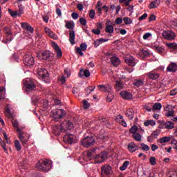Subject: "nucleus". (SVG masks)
I'll list each match as a JSON object with an SVG mask.
<instances>
[{"instance_id": "nucleus-1", "label": "nucleus", "mask_w": 177, "mask_h": 177, "mask_svg": "<svg viewBox=\"0 0 177 177\" xmlns=\"http://www.w3.org/2000/svg\"><path fill=\"white\" fill-rule=\"evenodd\" d=\"M97 148H93L87 152V157L89 160H95L96 164H100L107 158V152L102 151L97 153Z\"/></svg>"}, {"instance_id": "nucleus-2", "label": "nucleus", "mask_w": 177, "mask_h": 177, "mask_svg": "<svg viewBox=\"0 0 177 177\" xmlns=\"http://www.w3.org/2000/svg\"><path fill=\"white\" fill-rule=\"evenodd\" d=\"M74 124L70 120H64L59 126L55 127L54 129L55 135L59 136L60 133H67L68 131H73Z\"/></svg>"}, {"instance_id": "nucleus-3", "label": "nucleus", "mask_w": 177, "mask_h": 177, "mask_svg": "<svg viewBox=\"0 0 177 177\" xmlns=\"http://www.w3.org/2000/svg\"><path fill=\"white\" fill-rule=\"evenodd\" d=\"M36 167L39 171H43L44 172H48L52 168L50 161L41 160L36 164Z\"/></svg>"}, {"instance_id": "nucleus-4", "label": "nucleus", "mask_w": 177, "mask_h": 177, "mask_svg": "<svg viewBox=\"0 0 177 177\" xmlns=\"http://www.w3.org/2000/svg\"><path fill=\"white\" fill-rule=\"evenodd\" d=\"M53 120L55 122H59L60 120L64 118V116L67 115L64 109H55L52 111Z\"/></svg>"}, {"instance_id": "nucleus-5", "label": "nucleus", "mask_w": 177, "mask_h": 177, "mask_svg": "<svg viewBox=\"0 0 177 177\" xmlns=\"http://www.w3.org/2000/svg\"><path fill=\"white\" fill-rule=\"evenodd\" d=\"M35 82V80L31 78H28L25 80L24 85L26 89L27 93L30 92V91H34V89L37 88Z\"/></svg>"}, {"instance_id": "nucleus-6", "label": "nucleus", "mask_w": 177, "mask_h": 177, "mask_svg": "<svg viewBox=\"0 0 177 177\" xmlns=\"http://www.w3.org/2000/svg\"><path fill=\"white\" fill-rule=\"evenodd\" d=\"M17 136L22 145H26L28 142V139H30V136L20 128L17 129Z\"/></svg>"}, {"instance_id": "nucleus-7", "label": "nucleus", "mask_w": 177, "mask_h": 177, "mask_svg": "<svg viewBox=\"0 0 177 177\" xmlns=\"http://www.w3.org/2000/svg\"><path fill=\"white\" fill-rule=\"evenodd\" d=\"M38 75L44 81L46 84H49L50 82L49 78V73L45 68H40L38 70Z\"/></svg>"}, {"instance_id": "nucleus-8", "label": "nucleus", "mask_w": 177, "mask_h": 177, "mask_svg": "<svg viewBox=\"0 0 177 177\" xmlns=\"http://www.w3.org/2000/svg\"><path fill=\"white\" fill-rule=\"evenodd\" d=\"M64 142L68 145H74L77 143V136L74 134L67 133L64 136Z\"/></svg>"}, {"instance_id": "nucleus-9", "label": "nucleus", "mask_w": 177, "mask_h": 177, "mask_svg": "<svg viewBox=\"0 0 177 177\" xmlns=\"http://www.w3.org/2000/svg\"><path fill=\"white\" fill-rule=\"evenodd\" d=\"M82 145L84 147L88 149L91 147V146H93L95 145V138L92 136H86L83 140H82Z\"/></svg>"}, {"instance_id": "nucleus-10", "label": "nucleus", "mask_w": 177, "mask_h": 177, "mask_svg": "<svg viewBox=\"0 0 177 177\" xmlns=\"http://www.w3.org/2000/svg\"><path fill=\"white\" fill-rule=\"evenodd\" d=\"M113 174L111 166L105 165L101 167V177H109Z\"/></svg>"}, {"instance_id": "nucleus-11", "label": "nucleus", "mask_w": 177, "mask_h": 177, "mask_svg": "<svg viewBox=\"0 0 177 177\" xmlns=\"http://www.w3.org/2000/svg\"><path fill=\"white\" fill-rule=\"evenodd\" d=\"M24 64L27 66L28 67H31V66H34L35 61L34 57L31 55H26L24 57Z\"/></svg>"}, {"instance_id": "nucleus-12", "label": "nucleus", "mask_w": 177, "mask_h": 177, "mask_svg": "<svg viewBox=\"0 0 177 177\" xmlns=\"http://www.w3.org/2000/svg\"><path fill=\"white\" fill-rule=\"evenodd\" d=\"M163 38L165 39H168V41H172V39H175V32H172V30H164L162 33Z\"/></svg>"}, {"instance_id": "nucleus-13", "label": "nucleus", "mask_w": 177, "mask_h": 177, "mask_svg": "<svg viewBox=\"0 0 177 177\" xmlns=\"http://www.w3.org/2000/svg\"><path fill=\"white\" fill-rule=\"evenodd\" d=\"M114 87L117 92H120V91L125 89V83L121 80H115Z\"/></svg>"}, {"instance_id": "nucleus-14", "label": "nucleus", "mask_w": 177, "mask_h": 177, "mask_svg": "<svg viewBox=\"0 0 177 177\" xmlns=\"http://www.w3.org/2000/svg\"><path fill=\"white\" fill-rule=\"evenodd\" d=\"M124 62L128 64L129 66H131V67H135L136 66V61L135 60V58L131 55L126 56L124 58Z\"/></svg>"}, {"instance_id": "nucleus-15", "label": "nucleus", "mask_w": 177, "mask_h": 177, "mask_svg": "<svg viewBox=\"0 0 177 177\" xmlns=\"http://www.w3.org/2000/svg\"><path fill=\"white\" fill-rule=\"evenodd\" d=\"M153 49H154L155 51L159 53L160 55H162V53L165 52V47H164V46H161L157 44H155L153 46Z\"/></svg>"}, {"instance_id": "nucleus-16", "label": "nucleus", "mask_w": 177, "mask_h": 177, "mask_svg": "<svg viewBox=\"0 0 177 177\" xmlns=\"http://www.w3.org/2000/svg\"><path fill=\"white\" fill-rule=\"evenodd\" d=\"M147 77L149 78V80H158L160 78V74L156 71H152L147 74Z\"/></svg>"}, {"instance_id": "nucleus-17", "label": "nucleus", "mask_w": 177, "mask_h": 177, "mask_svg": "<svg viewBox=\"0 0 177 177\" xmlns=\"http://www.w3.org/2000/svg\"><path fill=\"white\" fill-rule=\"evenodd\" d=\"M50 57H53V54L49 50H45L41 53V58L43 60H49Z\"/></svg>"}, {"instance_id": "nucleus-18", "label": "nucleus", "mask_w": 177, "mask_h": 177, "mask_svg": "<svg viewBox=\"0 0 177 177\" xmlns=\"http://www.w3.org/2000/svg\"><path fill=\"white\" fill-rule=\"evenodd\" d=\"M120 96L125 100H129L132 99V94L127 91H122L120 92Z\"/></svg>"}, {"instance_id": "nucleus-19", "label": "nucleus", "mask_w": 177, "mask_h": 177, "mask_svg": "<svg viewBox=\"0 0 177 177\" xmlns=\"http://www.w3.org/2000/svg\"><path fill=\"white\" fill-rule=\"evenodd\" d=\"M167 70L169 71V73H176V63L171 62L170 64L167 66Z\"/></svg>"}, {"instance_id": "nucleus-20", "label": "nucleus", "mask_w": 177, "mask_h": 177, "mask_svg": "<svg viewBox=\"0 0 177 177\" xmlns=\"http://www.w3.org/2000/svg\"><path fill=\"white\" fill-rule=\"evenodd\" d=\"M69 42L71 45L75 44V31L74 30L69 31Z\"/></svg>"}, {"instance_id": "nucleus-21", "label": "nucleus", "mask_w": 177, "mask_h": 177, "mask_svg": "<svg viewBox=\"0 0 177 177\" xmlns=\"http://www.w3.org/2000/svg\"><path fill=\"white\" fill-rule=\"evenodd\" d=\"M98 89L102 91V92H110L111 91V86L107 85L106 86L103 84H100L97 86Z\"/></svg>"}, {"instance_id": "nucleus-22", "label": "nucleus", "mask_w": 177, "mask_h": 177, "mask_svg": "<svg viewBox=\"0 0 177 177\" xmlns=\"http://www.w3.org/2000/svg\"><path fill=\"white\" fill-rule=\"evenodd\" d=\"M127 117H128L129 120H133V117L135 115V111L132 109H129L127 110L125 113Z\"/></svg>"}, {"instance_id": "nucleus-23", "label": "nucleus", "mask_w": 177, "mask_h": 177, "mask_svg": "<svg viewBox=\"0 0 177 177\" xmlns=\"http://www.w3.org/2000/svg\"><path fill=\"white\" fill-rule=\"evenodd\" d=\"M111 63L114 67H118V66H120L121 61H120V59L117 57H112L111 58Z\"/></svg>"}, {"instance_id": "nucleus-24", "label": "nucleus", "mask_w": 177, "mask_h": 177, "mask_svg": "<svg viewBox=\"0 0 177 177\" xmlns=\"http://www.w3.org/2000/svg\"><path fill=\"white\" fill-rule=\"evenodd\" d=\"M149 55H150V53L147 50H142L139 53L140 57L142 60H145Z\"/></svg>"}, {"instance_id": "nucleus-25", "label": "nucleus", "mask_w": 177, "mask_h": 177, "mask_svg": "<svg viewBox=\"0 0 177 177\" xmlns=\"http://www.w3.org/2000/svg\"><path fill=\"white\" fill-rule=\"evenodd\" d=\"M45 32L47 33L48 37H50V38H53V39H57V36L55 33H53V32H52L50 29L45 28Z\"/></svg>"}, {"instance_id": "nucleus-26", "label": "nucleus", "mask_w": 177, "mask_h": 177, "mask_svg": "<svg viewBox=\"0 0 177 177\" xmlns=\"http://www.w3.org/2000/svg\"><path fill=\"white\" fill-rule=\"evenodd\" d=\"M3 32H4L5 35H6L7 37L9 38V37H10V38L12 37V29L10 27H5L3 28Z\"/></svg>"}, {"instance_id": "nucleus-27", "label": "nucleus", "mask_w": 177, "mask_h": 177, "mask_svg": "<svg viewBox=\"0 0 177 177\" xmlns=\"http://www.w3.org/2000/svg\"><path fill=\"white\" fill-rule=\"evenodd\" d=\"M8 13L10 15V16L12 17H13L14 19H16V17H17V16H19V17L21 16V15H20V13H19L18 11H13L12 10V9L9 8L8 9Z\"/></svg>"}, {"instance_id": "nucleus-28", "label": "nucleus", "mask_w": 177, "mask_h": 177, "mask_svg": "<svg viewBox=\"0 0 177 177\" xmlns=\"http://www.w3.org/2000/svg\"><path fill=\"white\" fill-rule=\"evenodd\" d=\"M105 31L106 32H108V34H113V32H114V26H113L112 25L106 26Z\"/></svg>"}, {"instance_id": "nucleus-29", "label": "nucleus", "mask_w": 177, "mask_h": 177, "mask_svg": "<svg viewBox=\"0 0 177 177\" xmlns=\"http://www.w3.org/2000/svg\"><path fill=\"white\" fill-rule=\"evenodd\" d=\"M160 0L151 1L149 4V9H154V8H157L156 5H160Z\"/></svg>"}, {"instance_id": "nucleus-30", "label": "nucleus", "mask_w": 177, "mask_h": 177, "mask_svg": "<svg viewBox=\"0 0 177 177\" xmlns=\"http://www.w3.org/2000/svg\"><path fill=\"white\" fill-rule=\"evenodd\" d=\"M174 122H172L171 121H167L165 123V128H166V129H174Z\"/></svg>"}, {"instance_id": "nucleus-31", "label": "nucleus", "mask_w": 177, "mask_h": 177, "mask_svg": "<svg viewBox=\"0 0 177 177\" xmlns=\"http://www.w3.org/2000/svg\"><path fill=\"white\" fill-rule=\"evenodd\" d=\"M130 162L128 160H125L122 165L120 167V171H125L128 168V166L129 165Z\"/></svg>"}, {"instance_id": "nucleus-32", "label": "nucleus", "mask_w": 177, "mask_h": 177, "mask_svg": "<svg viewBox=\"0 0 177 177\" xmlns=\"http://www.w3.org/2000/svg\"><path fill=\"white\" fill-rule=\"evenodd\" d=\"M14 145L17 151H20L21 150V145L20 144V141H19V140H15Z\"/></svg>"}, {"instance_id": "nucleus-33", "label": "nucleus", "mask_w": 177, "mask_h": 177, "mask_svg": "<svg viewBox=\"0 0 177 177\" xmlns=\"http://www.w3.org/2000/svg\"><path fill=\"white\" fill-rule=\"evenodd\" d=\"M162 108V105L160 102H156L153 105L152 107V111H154V110H160Z\"/></svg>"}, {"instance_id": "nucleus-34", "label": "nucleus", "mask_w": 177, "mask_h": 177, "mask_svg": "<svg viewBox=\"0 0 177 177\" xmlns=\"http://www.w3.org/2000/svg\"><path fill=\"white\" fill-rule=\"evenodd\" d=\"M169 140H171V137H162L161 138H160V140H158V141L160 142V143H168V142H169Z\"/></svg>"}, {"instance_id": "nucleus-35", "label": "nucleus", "mask_w": 177, "mask_h": 177, "mask_svg": "<svg viewBox=\"0 0 177 177\" xmlns=\"http://www.w3.org/2000/svg\"><path fill=\"white\" fill-rule=\"evenodd\" d=\"M144 125H145V127H149V125H151V127H154V125H156V122H154V121L152 120H146V121L144 122Z\"/></svg>"}, {"instance_id": "nucleus-36", "label": "nucleus", "mask_w": 177, "mask_h": 177, "mask_svg": "<svg viewBox=\"0 0 177 177\" xmlns=\"http://www.w3.org/2000/svg\"><path fill=\"white\" fill-rule=\"evenodd\" d=\"M95 86H89L86 88H85V93H86V95H89L90 93H92V92H93V91H95Z\"/></svg>"}, {"instance_id": "nucleus-37", "label": "nucleus", "mask_w": 177, "mask_h": 177, "mask_svg": "<svg viewBox=\"0 0 177 177\" xmlns=\"http://www.w3.org/2000/svg\"><path fill=\"white\" fill-rule=\"evenodd\" d=\"M132 137L137 141L140 142L142 140V135L139 134V133H136L133 134Z\"/></svg>"}, {"instance_id": "nucleus-38", "label": "nucleus", "mask_w": 177, "mask_h": 177, "mask_svg": "<svg viewBox=\"0 0 177 177\" xmlns=\"http://www.w3.org/2000/svg\"><path fill=\"white\" fill-rule=\"evenodd\" d=\"M143 84V81L141 80H135L134 82L133 83V85H135L137 88H139L140 86H142Z\"/></svg>"}, {"instance_id": "nucleus-39", "label": "nucleus", "mask_w": 177, "mask_h": 177, "mask_svg": "<svg viewBox=\"0 0 177 177\" xmlns=\"http://www.w3.org/2000/svg\"><path fill=\"white\" fill-rule=\"evenodd\" d=\"M130 133H132L133 135H135V133H138V126H133L129 129Z\"/></svg>"}, {"instance_id": "nucleus-40", "label": "nucleus", "mask_w": 177, "mask_h": 177, "mask_svg": "<svg viewBox=\"0 0 177 177\" xmlns=\"http://www.w3.org/2000/svg\"><path fill=\"white\" fill-rule=\"evenodd\" d=\"M74 22L68 21L65 25V27H66L68 30H73V28H74Z\"/></svg>"}, {"instance_id": "nucleus-41", "label": "nucleus", "mask_w": 177, "mask_h": 177, "mask_svg": "<svg viewBox=\"0 0 177 177\" xmlns=\"http://www.w3.org/2000/svg\"><path fill=\"white\" fill-rule=\"evenodd\" d=\"M128 150H129V151H131V153H134V151H133V150H135V143L134 142H131L129 144Z\"/></svg>"}, {"instance_id": "nucleus-42", "label": "nucleus", "mask_w": 177, "mask_h": 177, "mask_svg": "<svg viewBox=\"0 0 177 177\" xmlns=\"http://www.w3.org/2000/svg\"><path fill=\"white\" fill-rule=\"evenodd\" d=\"M140 146L144 151H149L150 150V147L145 143H141Z\"/></svg>"}, {"instance_id": "nucleus-43", "label": "nucleus", "mask_w": 177, "mask_h": 177, "mask_svg": "<svg viewBox=\"0 0 177 177\" xmlns=\"http://www.w3.org/2000/svg\"><path fill=\"white\" fill-rule=\"evenodd\" d=\"M160 130H156L154 131L151 136L154 138V139H157V138L158 137V135H160Z\"/></svg>"}, {"instance_id": "nucleus-44", "label": "nucleus", "mask_w": 177, "mask_h": 177, "mask_svg": "<svg viewBox=\"0 0 177 177\" xmlns=\"http://www.w3.org/2000/svg\"><path fill=\"white\" fill-rule=\"evenodd\" d=\"M123 21L124 22V24L127 25L132 24V19H129V17L123 18Z\"/></svg>"}, {"instance_id": "nucleus-45", "label": "nucleus", "mask_w": 177, "mask_h": 177, "mask_svg": "<svg viewBox=\"0 0 177 177\" xmlns=\"http://www.w3.org/2000/svg\"><path fill=\"white\" fill-rule=\"evenodd\" d=\"M108 95L106 96V101L107 102H111L113 99H114V96L113 95V93L108 92Z\"/></svg>"}, {"instance_id": "nucleus-46", "label": "nucleus", "mask_w": 177, "mask_h": 177, "mask_svg": "<svg viewBox=\"0 0 177 177\" xmlns=\"http://www.w3.org/2000/svg\"><path fill=\"white\" fill-rule=\"evenodd\" d=\"M4 113L6 115H8V117H12V112L10 111V109H9V107H6Z\"/></svg>"}, {"instance_id": "nucleus-47", "label": "nucleus", "mask_w": 177, "mask_h": 177, "mask_svg": "<svg viewBox=\"0 0 177 177\" xmlns=\"http://www.w3.org/2000/svg\"><path fill=\"white\" fill-rule=\"evenodd\" d=\"M149 163L151 164V165H156L157 164V162H156V158L151 156L149 158Z\"/></svg>"}, {"instance_id": "nucleus-48", "label": "nucleus", "mask_w": 177, "mask_h": 177, "mask_svg": "<svg viewBox=\"0 0 177 177\" xmlns=\"http://www.w3.org/2000/svg\"><path fill=\"white\" fill-rule=\"evenodd\" d=\"M12 124L14 127V128H16L17 132V129L20 128V127H19V121H17V120H12Z\"/></svg>"}, {"instance_id": "nucleus-49", "label": "nucleus", "mask_w": 177, "mask_h": 177, "mask_svg": "<svg viewBox=\"0 0 177 177\" xmlns=\"http://www.w3.org/2000/svg\"><path fill=\"white\" fill-rule=\"evenodd\" d=\"M26 30L28 32H30V34H32L34 32V28L30 24L27 26Z\"/></svg>"}, {"instance_id": "nucleus-50", "label": "nucleus", "mask_w": 177, "mask_h": 177, "mask_svg": "<svg viewBox=\"0 0 177 177\" xmlns=\"http://www.w3.org/2000/svg\"><path fill=\"white\" fill-rule=\"evenodd\" d=\"M79 21L82 26H86V19L85 18H80Z\"/></svg>"}, {"instance_id": "nucleus-51", "label": "nucleus", "mask_w": 177, "mask_h": 177, "mask_svg": "<svg viewBox=\"0 0 177 177\" xmlns=\"http://www.w3.org/2000/svg\"><path fill=\"white\" fill-rule=\"evenodd\" d=\"M89 102H88V101L86 100H84L83 101V107L84 109H85L86 110V109H89Z\"/></svg>"}, {"instance_id": "nucleus-52", "label": "nucleus", "mask_w": 177, "mask_h": 177, "mask_svg": "<svg viewBox=\"0 0 177 177\" xmlns=\"http://www.w3.org/2000/svg\"><path fill=\"white\" fill-rule=\"evenodd\" d=\"M19 4V14L20 15H23L24 12V7L23 6V5L18 3Z\"/></svg>"}, {"instance_id": "nucleus-53", "label": "nucleus", "mask_w": 177, "mask_h": 177, "mask_svg": "<svg viewBox=\"0 0 177 177\" xmlns=\"http://www.w3.org/2000/svg\"><path fill=\"white\" fill-rule=\"evenodd\" d=\"M81 49H82V50H83V52L84 51H85V50H86V48H88V46H86V44H85V43H82L81 44H80V47Z\"/></svg>"}, {"instance_id": "nucleus-54", "label": "nucleus", "mask_w": 177, "mask_h": 177, "mask_svg": "<svg viewBox=\"0 0 177 177\" xmlns=\"http://www.w3.org/2000/svg\"><path fill=\"white\" fill-rule=\"evenodd\" d=\"M91 32H93V34H95V35H100V30L99 29H97V28L92 29L91 30Z\"/></svg>"}, {"instance_id": "nucleus-55", "label": "nucleus", "mask_w": 177, "mask_h": 177, "mask_svg": "<svg viewBox=\"0 0 177 177\" xmlns=\"http://www.w3.org/2000/svg\"><path fill=\"white\" fill-rule=\"evenodd\" d=\"M150 37H151V33L147 32L143 35L142 38H143V39L146 40V39H149V38H150Z\"/></svg>"}, {"instance_id": "nucleus-56", "label": "nucleus", "mask_w": 177, "mask_h": 177, "mask_svg": "<svg viewBox=\"0 0 177 177\" xmlns=\"http://www.w3.org/2000/svg\"><path fill=\"white\" fill-rule=\"evenodd\" d=\"M83 75H84V77L88 78V77L91 75V72H89V70H84L83 71Z\"/></svg>"}, {"instance_id": "nucleus-57", "label": "nucleus", "mask_w": 177, "mask_h": 177, "mask_svg": "<svg viewBox=\"0 0 177 177\" xmlns=\"http://www.w3.org/2000/svg\"><path fill=\"white\" fill-rule=\"evenodd\" d=\"M57 53V57H62L63 56V53H62V49L59 48L58 50H55Z\"/></svg>"}, {"instance_id": "nucleus-58", "label": "nucleus", "mask_w": 177, "mask_h": 177, "mask_svg": "<svg viewBox=\"0 0 177 177\" xmlns=\"http://www.w3.org/2000/svg\"><path fill=\"white\" fill-rule=\"evenodd\" d=\"M147 19V13H144L141 17H139L138 20L142 21V20H146Z\"/></svg>"}, {"instance_id": "nucleus-59", "label": "nucleus", "mask_w": 177, "mask_h": 177, "mask_svg": "<svg viewBox=\"0 0 177 177\" xmlns=\"http://www.w3.org/2000/svg\"><path fill=\"white\" fill-rule=\"evenodd\" d=\"M49 106V102H48V100H43V107L44 109H48Z\"/></svg>"}, {"instance_id": "nucleus-60", "label": "nucleus", "mask_w": 177, "mask_h": 177, "mask_svg": "<svg viewBox=\"0 0 177 177\" xmlns=\"http://www.w3.org/2000/svg\"><path fill=\"white\" fill-rule=\"evenodd\" d=\"M124 119V117L121 115H118L115 118V121H117V122H120L121 120H122Z\"/></svg>"}, {"instance_id": "nucleus-61", "label": "nucleus", "mask_w": 177, "mask_h": 177, "mask_svg": "<svg viewBox=\"0 0 177 177\" xmlns=\"http://www.w3.org/2000/svg\"><path fill=\"white\" fill-rule=\"evenodd\" d=\"M89 17L91 19H94L95 18V10H91L89 12Z\"/></svg>"}, {"instance_id": "nucleus-62", "label": "nucleus", "mask_w": 177, "mask_h": 177, "mask_svg": "<svg viewBox=\"0 0 177 177\" xmlns=\"http://www.w3.org/2000/svg\"><path fill=\"white\" fill-rule=\"evenodd\" d=\"M72 92L74 95H75V93H78V92H80V88H78L77 87H73L72 89Z\"/></svg>"}, {"instance_id": "nucleus-63", "label": "nucleus", "mask_w": 177, "mask_h": 177, "mask_svg": "<svg viewBox=\"0 0 177 177\" xmlns=\"http://www.w3.org/2000/svg\"><path fill=\"white\" fill-rule=\"evenodd\" d=\"M177 93V89L174 88L170 91V96H175Z\"/></svg>"}, {"instance_id": "nucleus-64", "label": "nucleus", "mask_w": 177, "mask_h": 177, "mask_svg": "<svg viewBox=\"0 0 177 177\" xmlns=\"http://www.w3.org/2000/svg\"><path fill=\"white\" fill-rule=\"evenodd\" d=\"M122 23V18L118 17L115 20V24H121Z\"/></svg>"}]
</instances>
